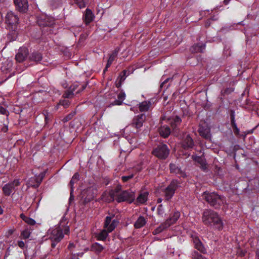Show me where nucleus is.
<instances>
[{"label": "nucleus", "mask_w": 259, "mask_h": 259, "mask_svg": "<svg viewBox=\"0 0 259 259\" xmlns=\"http://www.w3.org/2000/svg\"><path fill=\"white\" fill-rule=\"evenodd\" d=\"M229 1H230V0H224V3L225 4V5H227L229 4Z\"/></svg>", "instance_id": "58"}, {"label": "nucleus", "mask_w": 259, "mask_h": 259, "mask_svg": "<svg viewBox=\"0 0 259 259\" xmlns=\"http://www.w3.org/2000/svg\"><path fill=\"white\" fill-rule=\"evenodd\" d=\"M157 213L158 215L162 217L164 213V209L162 204L158 205L157 209Z\"/></svg>", "instance_id": "43"}, {"label": "nucleus", "mask_w": 259, "mask_h": 259, "mask_svg": "<svg viewBox=\"0 0 259 259\" xmlns=\"http://www.w3.org/2000/svg\"><path fill=\"white\" fill-rule=\"evenodd\" d=\"M74 1L80 8H84L86 6V3L84 0H74Z\"/></svg>", "instance_id": "44"}, {"label": "nucleus", "mask_w": 259, "mask_h": 259, "mask_svg": "<svg viewBox=\"0 0 259 259\" xmlns=\"http://www.w3.org/2000/svg\"><path fill=\"white\" fill-rule=\"evenodd\" d=\"M231 126L232 127L233 131L235 135L237 136L239 134L240 131L239 129L237 127V124Z\"/></svg>", "instance_id": "50"}, {"label": "nucleus", "mask_w": 259, "mask_h": 259, "mask_svg": "<svg viewBox=\"0 0 259 259\" xmlns=\"http://www.w3.org/2000/svg\"><path fill=\"white\" fill-rule=\"evenodd\" d=\"M169 171L171 174L175 175H179L181 177L185 178L187 175L186 173L183 171L181 168L177 164L170 163L169 165Z\"/></svg>", "instance_id": "18"}, {"label": "nucleus", "mask_w": 259, "mask_h": 259, "mask_svg": "<svg viewBox=\"0 0 259 259\" xmlns=\"http://www.w3.org/2000/svg\"><path fill=\"white\" fill-rule=\"evenodd\" d=\"M162 201V198H159L157 199V203H160Z\"/></svg>", "instance_id": "57"}, {"label": "nucleus", "mask_w": 259, "mask_h": 259, "mask_svg": "<svg viewBox=\"0 0 259 259\" xmlns=\"http://www.w3.org/2000/svg\"><path fill=\"white\" fill-rule=\"evenodd\" d=\"M201 220L204 225L212 227L214 230L221 231L224 228L222 218L218 212L211 209H205L203 210Z\"/></svg>", "instance_id": "1"}, {"label": "nucleus", "mask_w": 259, "mask_h": 259, "mask_svg": "<svg viewBox=\"0 0 259 259\" xmlns=\"http://www.w3.org/2000/svg\"><path fill=\"white\" fill-rule=\"evenodd\" d=\"M146 118L145 113H141L135 116L131 123L132 126L136 128L137 130H140L142 127Z\"/></svg>", "instance_id": "9"}, {"label": "nucleus", "mask_w": 259, "mask_h": 259, "mask_svg": "<svg viewBox=\"0 0 259 259\" xmlns=\"http://www.w3.org/2000/svg\"><path fill=\"white\" fill-rule=\"evenodd\" d=\"M119 223L116 220H113L112 221L111 224L108 227V230L109 232H112L116 228L117 224Z\"/></svg>", "instance_id": "38"}, {"label": "nucleus", "mask_w": 259, "mask_h": 259, "mask_svg": "<svg viewBox=\"0 0 259 259\" xmlns=\"http://www.w3.org/2000/svg\"><path fill=\"white\" fill-rule=\"evenodd\" d=\"M85 85L84 84H79L75 83L72 84L69 89L66 91L63 95L64 98H70L73 97L74 94L79 93L85 88Z\"/></svg>", "instance_id": "7"}, {"label": "nucleus", "mask_w": 259, "mask_h": 259, "mask_svg": "<svg viewBox=\"0 0 259 259\" xmlns=\"http://www.w3.org/2000/svg\"><path fill=\"white\" fill-rule=\"evenodd\" d=\"M147 223L145 218L140 215L135 223L134 226L136 229H140L144 227Z\"/></svg>", "instance_id": "29"}, {"label": "nucleus", "mask_w": 259, "mask_h": 259, "mask_svg": "<svg viewBox=\"0 0 259 259\" xmlns=\"http://www.w3.org/2000/svg\"><path fill=\"white\" fill-rule=\"evenodd\" d=\"M59 105H61L64 106L65 108H66L69 106V101L67 100H63L60 101L59 103L56 106V109L58 108V106Z\"/></svg>", "instance_id": "45"}, {"label": "nucleus", "mask_w": 259, "mask_h": 259, "mask_svg": "<svg viewBox=\"0 0 259 259\" xmlns=\"http://www.w3.org/2000/svg\"><path fill=\"white\" fill-rule=\"evenodd\" d=\"M31 231L28 228H26L21 233V237L24 239H26L30 237Z\"/></svg>", "instance_id": "35"}, {"label": "nucleus", "mask_w": 259, "mask_h": 259, "mask_svg": "<svg viewBox=\"0 0 259 259\" xmlns=\"http://www.w3.org/2000/svg\"><path fill=\"white\" fill-rule=\"evenodd\" d=\"M198 132L201 137L208 140L210 139V130L205 122L200 123L199 126Z\"/></svg>", "instance_id": "11"}, {"label": "nucleus", "mask_w": 259, "mask_h": 259, "mask_svg": "<svg viewBox=\"0 0 259 259\" xmlns=\"http://www.w3.org/2000/svg\"><path fill=\"white\" fill-rule=\"evenodd\" d=\"M73 117V115L71 114H69L68 115H67L66 116H65V117H64L62 121L63 122H67L68 121H69V120H70Z\"/></svg>", "instance_id": "47"}, {"label": "nucleus", "mask_w": 259, "mask_h": 259, "mask_svg": "<svg viewBox=\"0 0 259 259\" xmlns=\"http://www.w3.org/2000/svg\"><path fill=\"white\" fill-rule=\"evenodd\" d=\"M140 112L148 111L151 106V102L150 101H145L140 103L138 105Z\"/></svg>", "instance_id": "26"}, {"label": "nucleus", "mask_w": 259, "mask_h": 259, "mask_svg": "<svg viewBox=\"0 0 259 259\" xmlns=\"http://www.w3.org/2000/svg\"><path fill=\"white\" fill-rule=\"evenodd\" d=\"M130 74V71L127 70H124L121 72L116 80V87L119 88L121 86L122 82L125 80L126 77L128 76Z\"/></svg>", "instance_id": "19"}, {"label": "nucleus", "mask_w": 259, "mask_h": 259, "mask_svg": "<svg viewBox=\"0 0 259 259\" xmlns=\"http://www.w3.org/2000/svg\"><path fill=\"white\" fill-rule=\"evenodd\" d=\"M172 80V78H166V79H165L163 82H162L160 85V89H162L164 87V85L166 83H167L169 80Z\"/></svg>", "instance_id": "52"}, {"label": "nucleus", "mask_w": 259, "mask_h": 259, "mask_svg": "<svg viewBox=\"0 0 259 259\" xmlns=\"http://www.w3.org/2000/svg\"><path fill=\"white\" fill-rule=\"evenodd\" d=\"M234 90V89L233 88H227L221 91V94L222 96H225L233 92Z\"/></svg>", "instance_id": "39"}, {"label": "nucleus", "mask_w": 259, "mask_h": 259, "mask_svg": "<svg viewBox=\"0 0 259 259\" xmlns=\"http://www.w3.org/2000/svg\"><path fill=\"white\" fill-rule=\"evenodd\" d=\"M149 193L147 191L143 193L141 192L138 197L137 198L136 201L138 203L140 204L145 203L148 200V196Z\"/></svg>", "instance_id": "27"}, {"label": "nucleus", "mask_w": 259, "mask_h": 259, "mask_svg": "<svg viewBox=\"0 0 259 259\" xmlns=\"http://www.w3.org/2000/svg\"><path fill=\"white\" fill-rule=\"evenodd\" d=\"M239 254L241 256H244L245 255V252L241 251V252L239 253Z\"/></svg>", "instance_id": "59"}, {"label": "nucleus", "mask_w": 259, "mask_h": 259, "mask_svg": "<svg viewBox=\"0 0 259 259\" xmlns=\"http://www.w3.org/2000/svg\"><path fill=\"white\" fill-rule=\"evenodd\" d=\"M114 217V215L112 216H107L105 219V221L104 223V228L106 229H108V227L110 226L111 223L112 219Z\"/></svg>", "instance_id": "40"}, {"label": "nucleus", "mask_w": 259, "mask_h": 259, "mask_svg": "<svg viewBox=\"0 0 259 259\" xmlns=\"http://www.w3.org/2000/svg\"><path fill=\"white\" fill-rule=\"evenodd\" d=\"M3 212V210L2 209V208H1V207L0 206V214H2Z\"/></svg>", "instance_id": "62"}, {"label": "nucleus", "mask_w": 259, "mask_h": 259, "mask_svg": "<svg viewBox=\"0 0 259 259\" xmlns=\"http://www.w3.org/2000/svg\"><path fill=\"white\" fill-rule=\"evenodd\" d=\"M15 6L19 11L25 12L28 8L27 0H14Z\"/></svg>", "instance_id": "21"}, {"label": "nucleus", "mask_w": 259, "mask_h": 259, "mask_svg": "<svg viewBox=\"0 0 259 259\" xmlns=\"http://www.w3.org/2000/svg\"><path fill=\"white\" fill-rule=\"evenodd\" d=\"M65 223L61 222L58 227L51 228L47 232V236L51 243V246L55 248L56 244L59 243L64 237V234H67L69 232V228L67 226L64 225Z\"/></svg>", "instance_id": "2"}, {"label": "nucleus", "mask_w": 259, "mask_h": 259, "mask_svg": "<svg viewBox=\"0 0 259 259\" xmlns=\"http://www.w3.org/2000/svg\"><path fill=\"white\" fill-rule=\"evenodd\" d=\"M100 159L101 160V162H102V161H103V160L102 159V158H101V157H100H100H98V163H99V162H100V161H99Z\"/></svg>", "instance_id": "61"}, {"label": "nucleus", "mask_w": 259, "mask_h": 259, "mask_svg": "<svg viewBox=\"0 0 259 259\" xmlns=\"http://www.w3.org/2000/svg\"><path fill=\"white\" fill-rule=\"evenodd\" d=\"M108 229H103L100 232H98V240L105 241L108 238L109 233Z\"/></svg>", "instance_id": "32"}, {"label": "nucleus", "mask_w": 259, "mask_h": 259, "mask_svg": "<svg viewBox=\"0 0 259 259\" xmlns=\"http://www.w3.org/2000/svg\"><path fill=\"white\" fill-rule=\"evenodd\" d=\"M2 16L1 15V14H0V23L2 22Z\"/></svg>", "instance_id": "63"}, {"label": "nucleus", "mask_w": 259, "mask_h": 259, "mask_svg": "<svg viewBox=\"0 0 259 259\" xmlns=\"http://www.w3.org/2000/svg\"><path fill=\"white\" fill-rule=\"evenodd\" d=\"M30 59L31 61H35L36 62H38L41 60L42 55L39 53L35 52L31 55L30 57Z\"/></svg>", "instance_id": "34"}, {"label": "nucleus", "mask_w": 259, "mask_h": 259, "mask_svg": "<svg viewBox=\"0 0 259 259\" xmlns=\"http://www.w3.org/2000/svg\"><path fill=\"white\" fill-rule=\"evenodd\" d=\"M205 44L202 42H199L193 45L190 48V51L193 53L203 52L205 49Z\"/></svg>", "instance_id": "25"}, {"label": "nucleus", "mask_w": 259, "mask_h": 259, "mask_svg": "<svg viewBox=\"0 0 259 259\" xmlns=\"http://www.w3.org/2000/svg\"><path fill=\"white\" fill-rule=\"evenodd\" d=\"M20 218L27 224L33 226L36 224V222L33 219L25 216L23 213L20 214Z\"/></svg>", "instance_id": "33"}, {"label": "nucleus", "mask_w": 259, "mask_h": 259, "mask_svg": "<svg viewBox=\"0 0 259 259\" xmlns=\"http://www.w3.org/2000/svg\"><path fill=\"white\" fill-rule=\"evenodd\" d=\"M169 227V224H167V222H163L161 223L159 226L156 228L152 232L153 234L155 235H157L162 232L165 229Z\"/></svg>", "instance_id": "28"}, {"label": "nucleus", "mask_w": 259, "mask_h": 259, "mask_svg": "<svg viewBox=\"0 0 259 259\" xmlns=\"http://www.w3.org/2000/svg\"><path fill=\"white\" fill-rule=\"evenodd\" d=\"M202 197L211 207L215 209H220L226 203L225 197L216 192L205 191L203 193Z\"/></svg>", "instance_id": "3"}, {"label": "nucleus", "mask_w": 259, "mask_h": 259, "mask_svg": "<svg viewBox=\"0 0 259 259\" xmlns=\"http://www.w3.org/2000/svg\"><path fill=\"white\" fill-rule=\"evenodd\" d=\"M256 255L259 258V249L256 251Z\"/></svg>", "instance_id": "60"}, {"label": "nucleus", "mask_w": 259, "mask_h": 259, "mask_svg": "<svg viewBox=\"0 0 259 259\" xmlns=\"http://www.w3.org/2000/svg\"><path fill=\"white\" fill-rule=\"evenodd\" d=\"M18 16L14 13L11 11L7 13L6 16V23L8 29L13 31L15 30L18 24Z\"/></svg>", "instance_id": "8"}, {"label": "nucleus", "mask_w": 259, "mask_h": 259, "mask_svg": "<svg viewBox=\"0 0 259 259\" xmlns=\"http://www.w3.org/2000/svg\"><path fill=\"white\" fill-rule=\"evenodd\" d=\"M181 215L180 212L178 210H175L172 214L167 219L165 222H167L168 224H169V227L175 224L177 221L179 220Z\"/></svg>", "instance_id": "24"}, {"label": "nucleus", "mask_w": 259, "mask_h": 259, "mask_svg": "<svg viewBox=\"0 0 259 259\" xmlns=\"http://www.w3.org/2000/svg\"><path fill=\"white\" fill-rule=\"evenodd\" d=\"M104 249V247L102 245L98 243V253L101 252Z\"/></svg>", "instance_id": "54"}, {"label": "nucleus", "mask_w": 259, "mask_h": 259, "mask_svg": "<svg viewBox=\"0 0 259 259\" xmlns=\"http://www.w3.org/2000/svg\"><path fill=\"white\" fill-rule=\"evenodd\" d=\"M135 176L134 173L130 174L128 176H123L121 177V179L123 183L128 182L132 179Z\"/></svg>", "instance_id": "41"}, {"label": "nucleus", "mask_w": 259, "mask_h": 259, "mask_svg": "<svg viewBox=\"0 0 259 259\" xmlns=\"http://www.w3.org/2000/svg\"><path fill=\"white\" fill-rule=\"evenodd\" d=\"M192 158L195 162L200 165V167L202 170L206 171L207 169L206 161L203 157L202 156L193 155L192 156Z\"/></svg>", "instance_id": "20"}, {"label": "nucleus", "mask_w": 259, "mask_h": 259, "mask_svg": "<svg viewBox=\"0 0 259 259\" xmlns=\"http://www.w3.org/2000/svg\"><path fill=\"white\" fill-rule=\"evenodd\" d=\"M182 181L172 179L167 186L163 190L165 200L169 201L174 196L176 191L181 187Z\"/></svg>", "instance_id": "4"}, {"label": "nucleus", "mask_w": 259, "mask_h": 259, "mask_svg": "<svg viewBox=\"0 0 259 259\" xmlns=\"http://www.w3.org/2000/svg\"><path fill=\"white\" fill-rule=\"evenodd\" d=\"M94 15L93 14L92 11L89 9H87L85 11V13L84 15V19L85 23H90L94 19Z\"/></svg>", "instance_id": "30"}, {"label": "nucleus", "mask_w": 259, "mask_h": 259, "mask_svg": "<svg viewBox=\"0 0 259 259\" xmlns=\"http://www.w3.org/2000/svg\"><path fill=\"white\" fill-rule=\"evenodd\" d=\"M74 247V245L72 243H70L68 246V248L71 249L72 247Z\"/></svg>", "instance_id": "56"}, {"label": "nucleus", "mask_w": 259, "mask_h": 259, "mask_svg": "<svg viewBox=\"0 0 259 259\" xmlns=\"http://www.w3.org/2000/svg\"><path fill=\"white\" fill-rule=\"evenodd\" d=\"M191 238L194 244V247L203 254H205L207 252L206 248L204 244L202 243L200 238L196 233L191 235Z\"/></svg>", "instance_id": "10"}, {"label": "nucleus", "mask_w": 259, "mask_h": 259, "mask_svg": "<svg viewBox=\"0 0 259 259\" xmlns=\"http://www.w3.org/2000/svg\"><path fill=\"white\" fill-rule=\"evenodd\" d=\"M191 255L192 259H204L203 255L197 251H193Z\"/></svg>", "instance_id": "42"}, {"label": "nucleus", "mask_w": 259, "mask_h": 259, "mask_svg": "<svg viewBox=\"0 0 259 259\" xmlns=\"http://www.w3.org/2000/svg\"><path fill=\"white\" fill-rule=\"evenodd\" d=\"M117 98L118 99L123 101L125 99V94L122 91H121L117 96Z\"/></svg>", "instance_id": "46"}, {"label": "nucleus", "mask_w": 259, "mask_h": 259, "mask_svg": "<svg viewBox=\"0 0 259 259\" xmlns=\"http://www.w3.org/2000/svg\"><path fill=\"white\" fill-rule=\"evenodd\" d=\"M109 183V179H106L104 180V183L105 184V185H108Z\"/></svg>", "instance_id": "55"}, {"label": "nucleus", "mask_w": 259, "mask_h": 259, "mask_svg": "<svg viewBox=\"0 0 259 259\" xmlns=\"http://www.w3.org/2000/svg\"><path fill=\"white\" fill-rule=\"evenodd\" d=\"M0 113L3 115H6L7 116L9 115V112L2 106H0Z\"/></svg>", "instance_id": "48"}, {"label": "nucleus", "mask_w": 259, "mask_h": 259, "mask_svg": "<svg viewBox=\"0 0 259 259\" xmlns=\"http://www.w3.org/2000/svg\"><path fill=\"white\" fill-rule=\"evenodd\" d=\"M54 21L53 18L45 15L41 16L37 20L38 25L43 27L52 26L54 24Z\"/></svg>", "instance_id": "12"}, {"label": "nucleus", "mask_w": 259, "mask_h": 259, "mask_svg": "<svg viewBox=\"0 0 259 259\" xmlns=\"http://www.w3.org/2000/svg\"><path fill=\"white\" fill-rule=\"evenodd\" d=\"M28 55V50L25 47L20 48L17 54L16 55L15 59L18 62L24 61Z\"/></svg>", "instance_id": "17"}, {"label": "nucleus", "mask_w": 259, "mask_h": 259, "mask_svg": "<svg viewBox=\"0 0 259 259\" xmlns=\"http://www.w3.org/2000/svg\"><path fill=\"white\" fill-rule=\"evenodd\" d=\"M122 101L121 100L117 99L116 100H115L112 103V105H121L122 104Z\"/></svg>", "instance_id": "51"}, {"label": "nucleus", "mask_w": 259, "mask_h": 259, "mask_svg": "<svg viewBox=\"0 0 259 259\" xmlns=\"http://www.w3.org/2000/svg\"><path fill=\"white\" fill-rule=\"evenodd\" d=\"M167 123L174 131L179 130V126L182 123V119L178 115L171 116L167 119Z\"/></svg>", "instance_id": "13"}, {"label": "nucleus", "mask_w": 259, "mask_h": 259, "mask_svg": "<svg viewBox=\"0 0 259 259\" xmlns=\"http://www.w3.org/2000/svg\"><path fill=\"white\" fill-rule=\"evenodd\" d=\"M230 116L231 126L236 125L235 122V113L234 110H231L230 111Z\"/></svg>", "instance_id": "37"}, {"label": "nucleus", "mask_w": 259, "mask_h": 259, "mask_svg": "<svg viewBox=\"0 0 259 259\" xmlns=\"http://www.w3.org/2000/svg\"><path fill=\"white\" fill-rule=\"evenodd\" d=\"M135 199V193L130 190H124L117 195L116 198L118 202H127L132 203Z\"/></svg>", "instance_id": "6"}, {"label": "nucleus", "mask_w": 259, "mask_h": 259, "mask_svg": "<svg viewBox=\"0 0 259 259\" xmlns=\"http://www.w3.org/2000/svg\"><path fill=\"white\" fill-rule=\"evenodd\" d=\"M45 174L41 172L38 176L31 178L28 181V184L30 187L37 188L40 184Z\"/></svg>", "instance_id": "15"}, {"label": "nucleus", "mask_w": 259, "mask_h": 259, "mask_svg": "<svg viewBox=\"0 0 259 259\" xmlns=\"http://www.w3.org/2000/svg\"><path fill=\"white\" fill-rule=\"evenodd\" d=\"M217 19H214L213 17V18H210V19H208L206 20V21L205 22V26L206 27H208L209 26H210V24H211V21H214V20H216Z\"/></svg>", "instance_id": "49"}, {"label": "nucleus", "mask_w": 259, "mask_h": 259, "mask_svg": "<svg viewBox=\"0 0 259 259\" xmlns=\"http://www.w3.org/2000/svg\"><path fill=\"white\" fill-rule=\"evenodd\" d=\"M158 132L161 137L166 138L170 135L171 130L168 125H164L158 128Z\"/></svg>", "instance_id": "22"}, {"label": "nucleus", "mask_w": 259, "mask_h": 259, "mask_svg": "<svg viewBox=\"0 0 259 259\" xmlns=\"http://www.w3.org/2000/svg\"><path fill=\"white\" fill-rule=\"evenodd\" d=\"M169 152L170 150L166 144H160L153 149L152 154L160 160H165L168 157Z\"/></svg>", "instance_id": "5"}, {"label": "nucleus", "mask_w": 259, "mask_h": 259, "mask_svg": "<svg viewBox=\"0 0 259 259\" xmlns=\"http://www.w3.org/2000/svg\"><path fill=\"white\" fill-rule=\"evenodd\" d=\"M9 233H10V234H12L13 233V230H10L9 231Z\"/></svg>", "instance_id": "64"}, {"label": "nucleus", "mask_w": 259, "mask_h": 259, "mask_svg": "<svg viewBox=\"0 0 259 259\" xmlns=\"http://www.w3.org/2000/svg\"><path fill=\"white\" fill-rule=\"evenodd\" d=\"M195 143L190 135H187L182 141V146L185 150H189L193 148Z\"/></svg>", "instance_id": "16"}, {"label": "nucleus", "mask_w": 259, "mask_h": 259, "mask_svg": "<svg viewBox=\"0 0 259 259\" xmlns=\"http://www.w3.org/2000/svg\"><path fill=\"white\" fill-rule=\"evenodd\" d=\"M79 175L78 173H75L72 177L69 186L70 187V198L73 191V184L77 183L79 180Z\"/></svg>", "instance_id": "31"}, {"label": "nucleus", "mask_w": 259, "mask_h": 259, "mask_svg": "<svg viewBox=\"0 0 259 259\" xmlns=\"http://www.w3.org/2000/svg\"><path fill=\"white\" fill-rule=\"evenodd\" d=\"M121 186H117L114 190L111 191L110 192V195L112 198H114L115 196L117 197V195H118L119 191L121 190Z\"/></svg>", "instance_id": "36"}, {"label": "nucleus", "mask_w": 259, "mask_h": 259, "mask_svg": "<svg viewBox=\"0 0 259 259\" xmlns=\"http://www.w3.org/2000/svg\"><path fill=\"white\" fill-rule=\"evenodd\" d=\"M20 182L18 180H15L12 182L6 184L3 188L4 193L7 196L11 194L16 187L19 186Z\"/></svg>", "instance_id": "14"}, {"label": "nucleus", "mask_w": 259, "mask_h": 259, "mask_svg": "<svg viewBox=\"0 0 259 259\" xmlns=\"http://www.w3.org/2000/svg\"><path fill=\"white\" fill-rule=\"evenodd\" d=\"M119 51V49L117 48H116L110 55L109 58L108 60L107 63L106 64V66L105 68L104 69V73H105L108 68H109L111 65L112 64L113 62L115 60V58L117 57V55L118 54Z\"/></svg>", "instance_id": "23"}, {"label": "nucleus", "mask_w": 259, "mask_h": 259, "mask_svg": "<svg viewBox=\"0 0 259 259\" xmlns=\"http://www.w3.org/2000/svg\"><path fill=\"white\" fill-rule=\"evenodd\" d=\"M18 245L21 248H23L25 246V243L23 241H19Z\"/></svg>", "instance_id": "53"}]
</instances>
